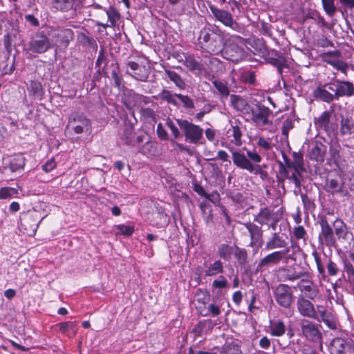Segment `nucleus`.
Listing matches in <instances>:
<instances>
[{"mask_svg":"<svg viewBox=\"0 0 354 354\" xmlns=\"http://www.w3.org/2000/svg\"><path fill=\"white\" fill-rule=\"evenodd\" d=\"M212 84L217 90V92L223 97H227L230 94V89L227 84L219 80H215L212 82Z\"/></svg>","mask_w":354,"mask_h":354,"instance_id":"nucleus-43","label":"nucleus"},{"mask_svg":"<svg viewBox=\"0 0 354 354\" xmlns=\"http://www.w3.org/2000/svg\"><path fill=\"white\" fill-rule=\"evenodd\" d=\"M227 285V281L226 279L221 275L218 279H215L212 282V287L214 288H225Z\"/></svg>","mask_w":354,"mask_h":354,"instance_id":"nucleus-63","label":"nucleus"},{"mask_svg":"<svg viewBox=\"0 0 354 354\" xmlns=\"http://www.w3.org/2000/svg\"><path fill=\"white\" fill-rule=\"evenodd\" d=\"M232 158L234 165L239 169L254 174H261L263 172L259 165L254 164L259 163L262 160L261 156L255 151L247 150L246 155L239 151H233Z\"/></svg>","mask_w":354,"mask_h":354,"instance_id":"nucleus-1","label":"nucleus"},{"mask_svg":"<svg viewBox=\"0 0 354 354\" xmlns=\"http://www.w3.org/2000/svg\"><path fill=\"white\" fill-rule=\"evenodd\" d=\"M159 97L168 103L176 106L178 102L176 100V94H173L169 90L163 89L159 94Z\"/></svg>","mask_w":354,"mask_h":354,"instance_id":"nucleus-47","label":"nucleus"},{"mask_svg":"<svg viewBox=\"0 0 354 354\" xmlns=\"http://www.w3.org/2000/svg\"><path fill=\"white\" fill-rule=\"evenodd\" d=\"M18 194V191L13 187H1L0 189V199H8Z\"/></svg>","mask_w":354,"mask_h":354,"instance_id":"nucleus-49","label":"nucleus"},{"mask_svg":"<svg viewBox=\"0 0 354 354\" xmlns=\"http://www.w3.org/2000/svg\"><path fill=\"white\" fill-rule=\"evenodd\" d=\"M335 232L338 238L344 237L346 235V226L342 221H336Z\"/></svg>","mask_w":354,"mask_h":354,"instance_id":"nucleus-58","label":"nucleus"},{"mask_svg":"<svg viewBox=\"0 0 354 354\" xmlns=\"http://www.w3.org/2000/svg\"><path fill=\"white\" fill-rule=\"evenodd\" d=\"M324 260L326 261V268L328 273L330 276H335L338 272V268L335 263H334L330 259H328L326 256Z\"/></svg>","mask_w":354,"mask_h":354,"instance_id":"nucleus-52","label":"nucleus"},{"mask_svg":"<svg viewBox=\"0 0 354 354\" xmlns=\"http://www.w3.org/2000/svg\"><path fill=\"white\" fill-rule=\"evenodd\" d=\"M312 255L313 256L315 261L316 263V266H317V268L319 274H321L322 276L324 277L325 276V267L324 266V263L322 262L323 261L321 259L319 253L316 250H314L312 253Z\"/></svg>","mask_w":354,"mask_h":354,"instance_id":"nucleus-50","label":"nucleus"},{"mask_svg":"<svg viewBox=\"0 0 354 354\" xmlns=\"http://www.w3.org/2000/svg\"><path fill=\"white\" fill-rule=\"evenodd\" d=\"M339 132L341 135L351 137L354 134V122L351 116L341 115Z\"/></svg>","mask_w":354,"mask_h":354,"instance_id":"nucleus-27","label":"nucleus"},{"mask_svg":"<svg viewBox=\"0 0 354 354\" xmlns=\"http://www.w3.org/2000/svg\"><path fill=\"white\" fill-rule=\"evenodd\" d=\"M335 93L337 100L341 97H351L354 95V85L349 81H343L336 80ZM328 89L334 91V88L330 85Z\"/></svg>","mask_w":354,"mask_h":354,"instance_id":"nucleus-17","label":"nucleus"},{"mask_svg":"<svg viewBox=\"0 0 354 354\" xmlns=\"http://www.w3.org/2000/svg\"><path fill=\"white\" fill-rule=\"evenodd\" d=\"M297 308L303 317L317 319V313L310 300L303 297H299L297 301Z\"/></svg>","mask_w":354,"mask_h":354,"instance_id":"nucleus-19","label":"nucleus"},{"mask_svg":"<svg viewBox=\"0 0 354 354\" xmlns=\"http://www.w3.org/2000/svg\"><path fill=\"white\" fill-rule=\"evenodd\" d=\"M277 248H283L284 250L290 248L288 247V242L284 239L278 233L274 232L266 242L265 249L272 250Z\"/></svg>","mask_w":354,"mask_h":354,"instance_id":"nucleus-21","label":"nucleus"},{"mask_svg":"<svg viewBox=\"0 0 354 354\" xmlns=\"http://www.w3.org/2000/svg\"><path fill=\"white\" fill-rule=\"evenodd\" d=\"M67 127L76 134L90 133L92 130V123L90 119L83 113H73L68 118Z\"/></svg>","mask_w":354,"mask_h":354,"instance_id":"nucleus-4","label":"nucleus"},{"mask_svg":"<svg viewBox=\"0 0 354 354\" xmlns=\"http://www.w3.org/2000/svg\"><path fill=\"white\" fill-rule=\"evenodd\" d=\"M176 97L182 102L183 106L185 108L193 109L194 107V103L193 100L188 95L176 94Z\"/></svg>","mask_w":354,"mask_h":354,"instance_id":"nucleus-55","label":"nucleus"},{"mask_svg":"<svg viewBox=\"0 0 354 354\" xmlns=\"http://www.w3.org/2000/svg\"><path fill=\"white\" fill-rule=\"evenodd\" d=\"M277 215V212H274L268 207L261 208L257 214L255 215L254 221L259 224L269 225L270 221Z\"/></svg>","mask_w":354,"mask_h":354,"instance_id":"nucleus-28","label":"nucleus"},{"mask_svg":"<svg viewBox=\"0 0 354 354\" xmlns=\"http://www.w3.org/2000/svg\"><path fill=\"white\" fill-rule=\"evenodd\" d=\"M210 10L214 17L225 26L234 30L239 28V24L233 19L232 15L226 10L219 9L215 6H210Z\"/></svg>","mask_w":354,"mask_h":354,"instance_id":"nucleus-16","label":"nucleus"},{"mask_svg":"<svg viewBox=\"0 0 354 354\" xmlns=\"http://www.w3.org/2000/svg\"><path fill=\"white\" fill-rule=\"evenodd\" d=\"M326 63L330 64L335 69L341 71L344 74L346 75L347 71L348 69V65L346 62L339 59H335V61H332L330 59H326Z\"/></svg>","mask_w":354,"mask_h":354,"instance_id":"nucleus-44","label":"nucleus"},{"mask_svg":"<svg viewBox=\"0 0 354 354\" xmlns=\"http://www.w3.org/2000/svg\"><path fill=\"white\" fill-rule=\"evenodd\" d=\"M104 10L107 15L108 21L106 23L97 21L96 25L102 26L104 28H106L108 27H115L116 26L117 21L120 18L119 12L113 6H110L107 10L104 9Z\"/></svg>","mask_w":354,"mask_h":354,"instance_id":"nucleus-24","label":"nucleus"},{"mask_svg":"<svg viewBox=\"0 0 354 354\" xmlns=\"http://www.w3.org/2000/svg\"><path fill=\"white\" fill-rule=\"evenodd\" d=\"M326 191L332 194L340 192L342 185L335 179H330L326 182Z\"/></svg>","mask_w":354,"mask_h":354,"instance_id":"nucleus-48","label":"nucleus"},{"mask_svg":"<svg viewBox=\"0 0 354 354\" xmlns=\"http://www.w3.org/2000/svg\"><path fill=\"white\" fill-rule=\"evenodd\" d=\"M270 334L275 337H281L285 334L286 326L281 319L270 322L269 326Z\"/></svg>","mask_w":354,"mask_h":354,"instance_id":"nucleus-37","label":"nucleus"},{"mask_svg":"<svg viewBox=\"0 0 354 354\" xmlns=\"http://www.w3.org/2000/svg\"><path fill=\"white\" fill-rule=\"evenodd\" d=\"M56 329L69 338L73 337L78 330L77 322H64L55 325Z\"/></svg>","mask_w":354,"mask_h":354,"instance_id":"nucleus-25","label":"nucleus"},{"mask_svg":"<svg viewBox=\"0 0 354 354\" xmlns=\"http://www.w3.org/2000/svg\"><path fill=\"white\" fill-rule=\"evenodd\" d=\"M293 234L297 240L303 239L304 241H306L307 239V232L301 225L297 226L294 228Z\"/></svg>","mask_w":354,"mask_h":354,"instance_id":"nucleus-54","label":"nucleus"},{"mask_svg":"<svg viewBox=\"0 0 354 354\" xmlns=\"http://www.w3.org/2000/svg\"><path fill=\"white\" fill-rule=\"evenodd\" d=\"M344 263V268L346 274L349 278H354V266L353 263L348 259H344L343 261Z\"/></svg>","mask_w":354,"mask_h":354,"instance_id":"nucleus-57","label":"nucleus"},{"mask_svg":"<svg viewBox=\"0 0 354 354\" xmlns=\"http://www.w3.org/2000/svg\"><path fill=\"white\" fill-rule=\"evenodd\" d=\"M165 73L169 80L173 82L180 89H184L186 84L183 78L177 73L170 70H166Z\"/></svg>","mask_w":354,"mask_h":354,"instance_id":"nucleus-40","label":"nucleus"},{"mask_svg":"<svg viewBox=\"0 0 354 354\" xmlns=\"http://www.w3.org/2000/svg\"><path fill=\"white\" fill-rule=\"evenodd\" d=\"M157 134L158 138L162 140H168V134L167 131L163 127L161 123H159L157 125Z\"/></svg>","mask_w":354,"mask_h":354,"instance_id":"nucleus-64","label":"nucleus"},{"mask_svg":"<svg viewBox=\"0 0 354 354\" xmlns=\"http://www.w3.org/2000/svg\"><path fill=\"white\" fill-rule=\"evenodd\" d=\"M290 252V248L284 249L282 250L274 251L264 258L261 259L258 266L257 270L263 271L272 265H277L283 259V258L288 254Z\"/></svg>","mask_w":354,"mask_h":354,"instance_id":"nucleus-12","label":"nucleus"},{"mask_svg":"<svg viewBox=\"0 0 354 354\" xmlns=\"http://www.w3.org/2000/svg\"><path fill=\"white\" fill-rule=\"evenodd\" d=\"M306 275L304 272H297L290 268H284L281 270V278L282 281H295Z\"/></svg>","mask_w":354,"mask_h":354,"instance_id":"nucleus-33","label":"nucleus"},{"mask_svg":"<svg viewBox=\"0 0 354 354\" xmlns=\"http://www.w3.org/2000/svg\"><path fill=\"white\" fill-rule=\"evenodd\" d=\"M166 124L171 130L174 139H178L181 136L178 128L174 124V123L171 120H167Z\"/></svg>","mask_w":354,"mask_h":354,"instance_id":"nucleus-60","label":"nucleus"},{"mask_svg":"<svg viewBox=\"0 0 354 354\" xmlns=\"http://www.w3.org/2000/svg\"><path fill=\"white\" fill-rule=\"evenodd\" d=\"M110 68L111 69V77L114 80V84L117 88H120L122 85V78L120 75L119 66L118 64L115 63L111 64Z\"/></svg>","mask_w":354,"mask_h":354,"instance_id":"nucleus-39","label":"nucleus"},{"mask_svg":"<svg viewBox=\"0 0 354 354\" xmlns=\"http://www.w3.org/2000/svg\"><path fill=\"white\" fill-rule=\"evenodd\" d=\"M318 313L320 315L321 320L325 323L330 328H335V323L333 317L324 306H317Z\"/></svg>","mask_w":354,"mask_h":354,"instance_id":"nucleus-36","label":"nucleus"},{"mask_svg":"<svg viewBox=\"0 0 354 354\" xmlns=\"http://www.w3.org/2000/svg\"><path fill=\"white\" fill-rule=\"evenodd\" d=\"M251 120L257 127H263L271 124L269 120L272 111L266 106L258 103L251 109Z\"/></svg>","mask_w":354,"mask_h":354,"instance_id":"nucleus-9","label":"nucleus"},{"mask_svg":"<svg viewBox=\"0 0 354 354\" xmlns=\"http://www.w3.org/2000/svg\"><path fill=\"white\" fill-rule=\"evenodd\" d=\"M232 136L234 138L232 142L236 146H241L242 133L238 126H232Z\"/></svg>","mask_w":354,"mask_h":354,"instance_id":"nucleus-53","label":"nucleus"},{"mask_svg":"<svg viewBox=\"0 0 354 354\" xmlns=\"http://www.w3.org/2000/svg\"><path fill=\"white\" fill-rule=\"evenodd\" d=\"M177 124L183 131L185 140L189 143L196 144L203 138V129L187 120L177 119Z\"/></svg>","mask_w":354,"mask_h":354,"instance_id":"nucleus-5","label":"nucleus"},{"mask_svg":"<svg viewBox=\"0 0 354 354\" xmlns=\"http://www.w3.org/2000/svg\"><path fill=\"white\" fill-rule=\"evenodd\" d=\"M235 247L236 245L221 243L218 246L217 254L221 259L226 261H230L234 253Z\"/></svg>","mask_w":354,"mask_h":354,"instance_id":"nucleus-30","label":"nucleus"},{"mask_svg":"<svg viewBox=\"0 0 354 354\" xmlns=\"http://www.w3.org/2000/svg\"><path fill=\"white\" fill-rule=\"evenodd\" d=\"M25 158L22 155L15 157L10 163V169L12 172L17 171L24 168L25 165Z\"/></svg>","mask_w":354,"mask_h":354,"instance_id":"nucleus-42","label":"nucleus"},{"mask_svg":"<svg viewBox=\"0 0 354 354\" xmlns=\"http://www.w3.org/2000/svg\"><path fill=\"white\" fill-rule=\"evenodd\" d=\"M300 325L302 334L307 339L317 342L322 338V333L316 324L308 319H303Z\"/></svg>","mask_w":354,"mask_h":354,"instance_id":"nucleus-14","label":"nucleus"},{"mask_svg":"<svg viewBox=\"0 0 354 354\" xmlns=\"http://www.w3.org/2000/svg\"><path fill=\"white\" fill-rule=\"evenodd\" d=\"M238 263L243 266L245 265L248 260V252L245 249L241 248L236 245L234 254Z\"/></svg>","mask_w":354,"mask_h":354,"instance_id":"nucleus-45","label":"nucleus"},{"mask_svg":"<svg viewBox=\"0 0 354 354\" xmlns=\"http://www.w3.org/2000/svg\"><path fill=\"white\" fill-rule=\"evenodd\" d=\"M231 105L236 111L240 112H248L249 109V104L246 100L237 95H230Z\"/></svg>","mask_w":354,"mask_h":354,"instance_id":"nucleus-31","label":"nucleus"},{"mask_svg":"<svg viewBox=\"0 0 354 354\" xmlns=\"http://www.w3.org/2000/svg\"><path fill=\"white\" fill-rule=\"evenodd\" d=\"M282 157L284 165L289 169H292L297 173L299 171H305L304 157L301 152L294 151L292 153V160H290L284 152H282Z\"/></svg>","mask_w":354,"mask_h":354,"instance_id":"nucleus-18","label":"nucleus"},{"mask_svg":"<svg viewBox=\"0 0 354 354\" xmlns=\"http://www.w3.org/2000/svg\"><path fill=\"white\" fill-rule=\"evenodd\" d=\"M216 61H217L216 58H211L208 56H205L202 61H198L194 55L186 54L183 64L192 73L195 75H201L205 71V65H207L208 63H214Z\"/></svg>","mask_w":354,"mask_h":354,"instance_id":"nucleus-7","label":"nucleus"},{"mask_svg":"<svg viewBox=\"0 0 354 354\" xmlns=\"http://www.w3.org/2000/svg\"><path fill=\"white\" fill-rule=\"evenodd\" d=\"M302 172L303 171H299L297 173L293 171L292 174H290L289 169L287 168L283 162H279L278 180L280 183H283L286 179H288L294 183L296 189L300 190L301 185L300 178L302 177Z\"/></svg>","mask_w":354,"mask_h":354,"instance_id":"nucleus-13","label":"nucleus"},{"mask_svg":"<svg viewBox=\"0 0 354 354\" xmlns=\"http://www.w3.org/2000/svg\"><path fill=\"white\" fill-rule=\"evenodd\" d=\"M242 79L244 82L252 84L255 82V74L254 71H246L242 75Z\"/></svg>","mask_w":354,"mask_h":354,"instance_id":"nucleus-62","label":"nucleus"},{"mask_svg":"<svg viewBox=\"0 0 354 354\" xmlns=\"http://www.w3.org/2000/svg\"><path fill=\"white\" fill-rule=\"evenodd\" d=\"M330 120V113L328 111H324L319 117L315 118L314 123L319 130L328 131Z\"/></svg>","mask_w":354,"mask_h":354,"instance_id":"nucleus-32","label":"nucleus"},{"mask_svg":"<svg viewBox=\"0 0 354 354\" xmlns=\"http://www.w3.org/2000/svg\"><path fill=\"white\" fill-rule=\"evenodd\" d=\"M294 127V120L291 118L286 119L282 125L281 132L285 136H288L289 131Z\"/></svg>","mask_w":354,"mask_h":354,"instance_id":"nucleus-56","label":"nucleus"},{"mask_svg":"<svg viewBox=\"0 0 354 354\" xmlns=\"http://www.w3.org/2000/svg\"><path fill=\"white\" fill-rule=\"evenodd\" d=\"M297 288L310 299H313L318 294V290L313 283L307 279H301L297 284Z\"/></svg>","mask_w":354,"mask_h":354,"instance_id":"nucleus-23","label":"nucleus"},{"mask_svg":"<svg viewBox=\"0 0 354 354\" xmlns=\"http://www.w3.org/2000/svg\"><path fill=\"white\" fill-rule=\"evenodd\" d=\"M126 73L131 76L133 79L147 82L151 73L150 66H146L143 62L138 63L133 61H129L127 63Z\"/></svg>","mask_w":354,"mask_h":354,"instance_id":"nucleus-8","label":"nucleus"},{"mask_svg":"<svg viewBox=\"0 0 354 354\" xmlns=\"http://www.w3.org/2000/svg\"><path fill=\"white\" fill-rule=\"evenodd\" d=\"M321 231L319 234L318 241L319 245L326 247L335 246L336 239L333 230L325 217H322L319 221Z\"/></svg>","mask_w":354,"mask_h":354,"instance_id":"nucleus-10","label":"nucleus"},{"mask_svg":"<svg viewBox=\"0 0 354 354\" xmlns=\"http://www.w3.org/2000/svg\"><path fill=\"white\" fill-rule=\"evenodd\" d=\"M341 56H342V53L338 50L324 53L321 55L322 61L325 63H326V59L335 61V59H338L339 58H340Z\"/></svg>","mask_w":354,"mask_h":354,"instance_id":"nucleus-51","label":"nucleus"},{"mask_svg":"<svg viewBox=\"0 0 354 354\" xmlns=\"http://www.w3.org/2000/svg\"><path fill=\"white\" fill-rule=\"evenodd\" d=\"M346 345L344 341L341 338H336L333 339L330 344V354H341L345 352Z\"/></svg>","mask_w":354,"mask_h":354,"instance_id":"nucleus-38","label":"nucleus"},{"mask_svg":"<svg viewBox=\"0 0 354 354\" xmlns=\"http://www.w3.org/2000/svg\"><path fill=\"white\" fill-rule=\"evenodd\" d=\"M322 4L324 10L328 16L333 17L337 12L335 0H322Z\"/></svg>","mask_w":354,"mask_h":354,"instance_id":"nucleus-46","label":"nucleus"},{"mask_svg":"<svg viewBox=\"0 0 354 354\" xmlns=\"http://www.w3.org/2000/svg\"><path fill=\"white\" fill-rule=\"evenodd\" d=\"M223 265L221 260H216L209 265H205V270H203L205 277H213L223 272Z\"/></svg>","mask_w":354,"mask_h":354,"instance_id":"nucleus-29","label":"nucleus"},{"mask_svg":"<svg viewBox=\"0 0 354 354\" xmlns=\"http://www.w3.org/2000/svg\"><path fill=\"white\" fill-rule=\"evenodd\" d=\"M274 297L276 302L284 308H290L292 303L293 294L290 286L286 284L278 285L274 290Z\"/></svg>","mask_w":354,"mask_h":354,"instance_id":"nucleus-11","label":"nucleus"},{"mask_svg":"<svg viewBox=\"0 0 354 354\" xmlns=\"http://www.w3.org/2000/svg\"><path fill=\"white\" fill-rule=\"evenodd\" d=\"M35 216L32 214L27 215L26 217L21 220V230H24V233L27 234L28 235L35 234L36 232V229L38 227V223L34 222L33 224L28 226L30 221Z\"/></svg>","mask_w":354,"mask_h":354,"instance_id":"nucleus-35","label":"nucleus"},{"mask_svg":"<svg viewBox=\"0 0 354 354\" xmlns=\"http://www.w3.org/2000/svg\"><path fill=\"white\" fill-rule=\"evenodd\" d=\"M146 138H147V135L142 134V135L138 136L136 137V140H132L129 137H126L125 142L128 145L134 146L137 144H140V143L143 142L146 140Z\"/></svg>","mask_w":354,"mask_h":354,"instance_id":"nucleus-61","label":"nucleus"},{"mask_svg":"<svg viewBox=\"0 0 354 354\" xmlns=\"http://www.w3.org/2000/svg\"><path fill=\"white\" fill-rule=\"evenodd\" d=\"M52 37L55 46L66 48L74 38V33L71 29L61 28L55 31Z\"/></svg>","mask_w":354,"mask_h":354,"instance_id":"nucleus-15","label":"nucleus"},{"mask_svg":"<svg viewBox=\"0 0 354 354\" xmlns=\"http://www.w3.org/2000/svg\"><path fill=\"white\" fill-rule=\"evenodd\" d=\"M326 152V146L320 142H315V145L309 152L310 160H315L317 162H323Z\"/></svg>","mask_w":354,"mask_h":354,"instance_id":"nucleus-26","label":"nucleus"},{"mask_svg":"<svg viewBox=\"0 0 354 354\" xmlns=\"http://www.w3.org/2000/svg\"><path fill=\"white\" fill-rule=\"evenodd\" d=\"M218 27H205L200 31L198 41L207 50L213 55H218L222 50L223 44Z\"/></svg>","mask_w":354,"mask_h":354,"instance_id":"nucleus-2","label":"nucleus"},{"mask_svg":"<svg viewBox=\"0 0 354 354\" xmlns=\"http://www.w3.org/2000/svg\"><path fill=\"white\" fill-rule=\"evenodd\" d=\"M243 225L250 234L251 241L249 245L253 247L261 240L263 236L262 229L252 222L245 223Z\"/></svg>","mask_w":354,"mask_h":354,"instance_id":"nucleus-22","label":"nucleus"},{"mask_svg":"<svg viewBox=\"0 0 354 354\" xmlns=\"http://www.w3.org/2000/svg\"><path fill=\"white\" fill-rule=\"evenodd\" d=\"M335 95V93H331L328 91L321 87H317L313 91V96L316 99H319L326 103H330L335 100H337V97Z\"/></svg>","mask_w":354,"mask_h":354,"instance_id":"nucleus-34","label":"nucleus"},{"mask_svg":"<svg viewBox=\"0 0 354 354\" xmlns=\"http://www.w3.org/2000/svg\"><path fill=\"white\" fill-rule=\"evenodd\" d=\"M119 233L124 236H130L134 231V227L130 225H119L117 226Z\"/></svg>","mask_w":354,"mask_h":354,"instance_id":"nucleus-59","label":"nucleus"},{"mask_svg":"<svg viewBox=\"0 0 354 354\" xmlns=\"http://www.w3.org/2000/svg\"><path fill=\"white\" fill-rule=\"evenodd\" d=\"M52 47L50 39L44 31L33 35L28 43V50L34 53L42 54Z\"/></svg>","mask_w":354,"mask_h":354,"instance_id":"nucleus-6","label":"nucleus"},{"mask_svg":"<svg viewBox=\"0 0 354 354\" xmlns=\"http://www.w3.org/2000/svg\"><path fill=\"white\" fill-rule=\"evenodd\" d=\"M75 0H53V6L57 10L67 11L71 10Z\"/></svg>","mask_w":354,"mask_h":354,"instance_id":"nucleus-41","label":"nucleus"},{"mask_svg":"<svg viewBox=\"0 0 354 354\" xmlns=\"http://www.w3.org/2000/svg\"><path fill=\"white\" fill-rule=\"evenodd\" d=\"M245 39L238 35H231L222 46L223 58L233 62H239L245 57Z\"/></svg>","mask_w":354,"mask_h":354,"instance_id":"nucleus-3","label":"nucleus"},{"mask_svg":"<svg viewBox=\"0 0 354 354\" xmlns=\"http://www.w3.org/2000/svg\"><path fill=\"white\" fill-rule=\"evenodd\" d=\"M123 102L128 109L140 104L142 102L148 103L147 97L136 93L133 90H127L124 93Z\"/></svg>","mask_w":354,"mask_h":354,"instance_id":"nucleus-20","label":"nucleus"}]
</instances>
